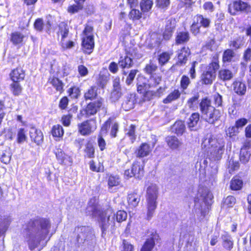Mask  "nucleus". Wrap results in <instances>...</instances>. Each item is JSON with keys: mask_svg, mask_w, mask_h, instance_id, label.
I'll list each match as a JSON object with an SVG mask.
<instances>
[{"mask_svg": "<svg viewBox=\"0 0 251 251\" xmlns=\"http://www.w3.org/2000/svg\"><path fill=\"white\" fill-rule=\"evenodd\" d=\"M50 227L51 223L46 218L37 217L27 223L25 228V239L31 251L38 249L40 251L46 246L50 237L45 244H42L47 238Z\"/></svg>", "mask_w": 251, "mask_h": 251, "instance_id": "f257e3e1", "label": "nucleus"}, {"mask_svg": "<svg viewBox=\"0 0 251 251\" xmlns=\"http://www.w3.org/2000/svg\"><path fill=\"white\" fill-rule=\"evenodd\" d=\"M225 143H221L212 135H206L201 143V148L207 157L215 161L220 160L225 151Z\"/></svg>", "mask_w": 251, "mask_h": 251, "instance_id": "f03ea898", "label": "nucleus"}, {"mask_svg": "<svg viewBox=\"0 0 251 251\" xmlns=\"http://www.w3.org/2000/svg\"><path fill=\"white\" fill-rule=\"evenodd\" d=\"M74 234L75 237L72 242L75 248H79L84 244L92 246L96 243L95 234L90 226H77L75 229Z\"/></svg>", "mask_w": 251, "mask_h": 251, "instance_id": "7ed1b4c3", "label": "nucleus"}, {"mask_svg": "<svg viewBox=\"0 0 251 251\" xmlns=\"http://www.w3.org/2000/svg\"><path fill=\"white\" fill-rule=\"evenodd\" d=\"M200 111L204 120L210 124H214L219 120L221 114L211 105V100L207 98L201 99L199 103Z\"/></svg>", "mask_w": 251, "mask_h": 251, "instance_id": "20e7f679", "label": "nucleus"}, {"mask_svg": "<svg viewBox=\"0 0 251 251\" xmlns=\"http://www.w3.org/2000/svg\"><path fill=\"white\" fill-rule=\"evenodd\" d=\"M212 198V194L208 188L201 187L199 188L197 198L195 201V206H201V212L203 216L208 209V205L211 203Z\"/></svg>", "mask_w": 251, "mask_h": 251, "instance_id": "39448f33", "label": "nucleus"}, {"mask_svg": "<svg viewBox=\"0 0 251 251\" xmlns=\"http://www.w3.org/2000/svg\"><path fill=\"white\" fill-rule=\"evenodd\" d=\"M158 188L156 184H151L147 190V205L148 208L147 216L150 219L153 216L154 210L156 208V200L158 197Z\"/></svg>", "mask_w": 251, "mask_h": 251, "instance_id": "423d86ee", "label": "nucleus"}, {"mask_svg": "<svg viewBox=\"0 0 251 251\" xmlns=\"http://www.w3.org/2000/svg\"><path fill=\"white\" fill-rule=\"evenodd\" d=\"M78 131L82 135H87L93 132L97 128L95 120H89L78 125Z\"/></svg>", "mask_w": 251, "mask_h": 251, "instance_id": "0eeeda50", "label": "nucleus"}, {"mask_svg": "<svg viewBox=\"0 0 251 251\" xmlns=\"http://www.w3.org/2000/svg\"><path fill=\"white\" fill-rule=\"evenodd\" d=\"M250 8L247 3L241 0L234 1L228 5V12L233 15H236L238 12L247 10Z\"/></svg>", "mask_w": 251, "mask_h": 251, "instance_id": "6e6552de", "label": "nucleus"}, {"mask_svg": "<svg viewBox=\"0 0 251 251\" xmlns=\"http://www.w3.org/2000/svg\"><path fill=\"white\" fill-rule=\"evenodd\" d=\"M103 100L99 99L97 101L90 102L85 108V113L87 117L96 114L102 105Z\"/></svg>", "mask_w": 251, "mask_h": 251, "instance_id": "1a4fd4ad", "label": "nucleus"}, {"mask_svg": "<svg viewBox=\"0 0 251 251\" xmlns=\"http://www.w3.org/2000/svg\"><path fill=\"white\" fill-rule=\"evenodd\" d=\"M122 96V89L120 84V79L116 77L113 82V90L110 95V100L112 101H117Z\"/></svg>", "mask_w": 251, "mask_h": 251, "instance_id": "9d476101", "label": "nucleus"}, {"mask_svg": "<svg viewBox=\"0 0 251 251\" xmlns=\"http://www.w3.org/2000/svg\"><path fill=\"white\" fill-rule=\"evenodd\" d=\"M190 54V50L188 47H184L181 50H178L177 61L176 65L182 66L185 64Z\"/></svg>", "mask_w": 251, "mask_h": 251, "instance_id": "9b49d317", "label": "nucleus"}, {"mask_svg": "<svg viewBox=\"0 0 251 251\" xmlns=\"http://www.w3.org/2000/svg\"><path fill=\"white\" fill-rule=\"evenodd\" d=\"M12 153L10 149L8 146H3L2 144L0 145V161L5 164H8L10 160Z\"/></svg>", "mask_w": 251, "mask_h": 251, "instance_id": "f8f14e48", "label": "nucleus"}, {"mask_svg": "<svg viewBox=\"0 0 251 251\" xmlns=\"http://www.w3.org/2000/svg\"><path fill=\"white\" fill-rule=\"evenodd\" d=\"M82 46L83 51L88 54L91 53L94 48L93 36H89L83 38Z\"/></svg>", "mask_w": 251, "mask_h": 251, "instance_id": "ddd939ff", "label": "nucleus"}, {"mask_svg": "<svg viewBox=\"0 0 251 251\" xmlns=\"http://www.w3.org/2000/svg\"><path fill=\"white\" fill-rule=\"evenodd\" d=\"M153 147H151L146 143H142L137 149L135 153L138 157H144L149 155L151 152Z\"/></svg>", "mask_w": 251, "mask_h": 251, "instance_id": "4468645a", "label": "nucleus"}, {"mask_svg": "<svg viewBox=\"0 0 251 251\" xmlns=\"http://www.w3.org/2000/svg\"><path fill=\"white\" fill-rule=\"evenodd\" d=\"M176 27V21L174 19H169L167 21L165 30L163 33V37L165 40H169L172 37V33Z\"/></svg>", "mask_w": 251, "mask_h": 251, "instance_id": "2eb2a0df", "label": "nucleus"}, {"mask_svg": "<svg viewBox=\"0 0 251 251\" xmlns=\"http://www.w3.org/2000/svg\"><path fill=\"white\" fill-rule=\"evenodd\" d=\"M234 92L240 96L244 95L247 91V86L244 82L239 80H235L232 83Z\"/></svg>", "mask_w": 251, "mask_h": 251, "instance_id": "dca6fc26", "label": "nucleus"}, {"mask_svg": "<svg viewBox=\"0 0 251 251\" xmlns=\"http://www.w3.org/2000/svg\"><path fill=\"white\" fill-rule=\"evenodd\" d=\"M135 102V95L134 94H129L126 97L125 100L122 104V107L126 111L129 110L133 108Z\"/></svg>", "mask_w": 251, "mask_h": 251, "instance_id": "f3484780", "label": "nucleus"}, {"mask_svg": "<svg viewBox=\"0 0 251 251\" xmlns=\"http://www.w3.org/2000/svg\"><path fill=\"white\" fill-rule=\"evenodd\" d=\"M29 135L32 141L39 145L43 140V135L40 130H37L35 127H31L29 130Z\"/></svg>", "mask_w": 251, "mask_h": 251, "instance_id": "a211bd4d", "label": "nucleus"}, {"mask_svg": "<svg viewBox=\"0 0 251 251\" xmlns=\"http://www.w3.org/2000/svg\"><path fill=\"white\" fill-rule=\"evenodd\" d=\"M10 76L13 81H21L25 77V72L21 68H17L12 71Z\"/></svg>", "mask_w": 251, "mask_h": 251, "instance_id": "6ab92c4d", "label": "nucleus"}, {"mask_svg": "<svg viewBox=\"0 0 251 251\" xmlns=\"http://www.w3.org/2000/svg\"><path fill=\"white\" fill-rule=\"evenodd\" d=\"M151 237L148 238L142 248L141 251H151L155 245V240H157L158 235L156 233H152Z\"/></svg>", "mask_w": 251, "mask_h": 251, "instance_id": "aec40b11", "label": "nucleus"}, {"mask_svg": "<svg viewBox=\"0 0 251 251\" xmlns=\"http://www.w3.org/2000/svg\"><path fill=\"white\" fill-rule=\"evenodd\" d=\"M128 206L133 208L138 206L140 201V195L135 192L129 194L127 196Z\"/></svg>", "mask_w": 251, "mask_h": 251, "instance_id": "412c9836", "label": "nucleus"}, {"mask_svg": "<svg viewBox=\"0 0 251 251\" xmlns=\"http://www.w3.org/2000/svg\"><path fill=\"white\" fill-rule=\"evenodd\" d=\"M215 77L214 71L206 70L204 71L201 76V81L203 84H211Z\"/></svg>", "mask_w": 251, "mask_h": 251, "instance_id": "4be33fe9", "label": "nucleus"}, {"mask_svg": "<svg viewBox=\"0 0 251 251\" xmlns=\"http://www.w3.org/2000/svg\"><path fill=\"white\" fill-rule=\"evenodd\" d=\"M164 88L160 87L156 91L148 90L145 93L144 96L145 100H150L154 97H159L162 95L164 91Z\"/></svg>", "mask_w": 251, "mask_h": 251, "instance_id": "5701e85b", "label": "nucleus"}, {"mask_svg": "<svg viewBox=\"0 0 251 251\" xmlns=\"http://www.w3.org/2000/svg\"><path fill=\"white\" fill-rule=\"evenodd\" d=\"M133 64L132 58L128 55L121 56L118 62L119 66L122 69L130 68Z\"/></svg>", "mask_w": 251, "mask_h": 251, "instance_id": "b1692460", "label": "nucleus"}, {"mask_svg": "<svg viewBox=\"0 0 251 251\" xmlns=\"http://www.w3.org/2000/svg\"><path fill=\"white\" fill-rule=\"evenodd\" d=\"M221 238L223 240L222 244L224 248L227 250H231L233 245V241L231 236L229 234L225 233L222 235Z\"/></svg>", "mask_w": 251, "mask_h": 251, "instance_id": "393cba45", "label": "nucleus"}, {"mask_svg": "<svg viewBox=\"0 0 251 251\" xmlns=\"http://www.w3.org/2000/svg\"><path fill=\"white\" fill-rule=\"evenodd\" d=\"M234 76L233 72L228 69H223L219 71L218 77L224 81L231 80Z\"/></svg>", "mask_w": 251, "mask_h": 251, "instance_id": "a878e982", "label": "nucleus"}, {"mask_svg": "<svg viewBox=\"0 0 251 251\" xmlns=\"http://www.w3.org/2000/svg\"><path fill=\"white\" fill-rule=\"evenodd\" d=\"M199 98V93H197L188 100L187 105L190 109L193 110H196L198 109Z\"/></svg>", "mask_w": 251, "mask_h": 251, "instance_id": "bb28decb", "label": "nucleus"}, {"mask_svg": "<svg viewBox=\"0 0 251 251\" xmlns=\"http://www.w3.org/2000/svg\"><path fill=\"white\" fill-rule=\"evenodd\" d=\"M131 171L134 177L139 178L144 174L143 167L138 162H134L131 168Z\"/></svg>", "mask_w": 251, "mask_h": 251, "instance_id": "cd10ccee", "label": "nucleus"}, {"mask_svg": "<svg viewBox=\"0 0 251 251\" xmlns=\"http://www.w3.org/2000/svg\"><path fill=\"white\" fill-rule=\"evenodd\" d=\"M185 129V126L182 121H177L173 125L172 130L177 135H182Z\"/></svg>", "mask_w": 251, "mask_h": 251, "instance_id": "c85d7f7f", "label": "nucleus"}, {"mask_svg": "<svg viewBox=\"0 0 251 251\" xmlns=\"http://www.w3.org/2000/svg\"><path fill=\"white\" fill-rule=\"evenodd\" d=\"M98 87L96 86L90 87L84 94L86 100H92L96 98L98 95Z\"/></svg>", "mask_w": 251, "mask_h": 251, "instance_id": "c756f323", "label": "nucleus"}, {"mask_svg": "<svg viewBox=\"0 0 251 251\" xmlns=\"http://www.w3.org/2000/svg\"><path fill=\"white\" fill-rule=\"evenodd\" d=\"M25 36L19 32H14L11 34L10 41L13 45L16 46L22 43Z\"/></svg>", "mask_w": 251, "mask_h": 251, "instance_id": "7c9ffc66", "label": "nucleus"}, {"mask_svg": "<svg viewBox=\"0 0 251 251\" xmlns=\"http://www.w3.org/2000/svg\"><path fill=\"white\" fill-rule=\"evenodd\" d=\"M166 140L168 145L172 149H176L181 145L180 141L174 136L167 137Z\"/></svg>", "mask_w": 251, "mask_h": 251, "instance_id": "2f4dec72", "label": "nucleus"}, {"mask_svg": "<svg viewBox=\"0 0 251 251\" xmlns=\"http://www.w3.org/2000/svg\"><path fill=\"white\" fill-rule=\"evenodd\" d=\"M126 55L132 57V59H140L142 57L143 54L140 52H139L137 50V49L133 47H130L128 49H126Z\"/></svg>", "mask_w": 251, "mask_h": 251, "instance_id": "473e14b6", "label": "nucleus"}, {"mask_svg": "<svg viewBox=\"0 0 251 251\" xmlns=\"http://www.w3.org/2000/svg\"><path fill=\"white\" fill-rule=\"evenodd\" d=\"M200 119V114L198 113H193L189 118L187 125L189 128L193 130V128L196 126Z\"/></svg>", "mask_w": 251, "mask_h": 251, "instance_id": "72a5a7b5", "label": "nucleus"}, {"mask_svg": "<svg viewBox=\"0 0 251 251\" xmlns=\"http://www.w3.org/2000/svg\"><path fill=\"white\" fill-rule=\"evenodd\" d=\"M189 39V34L188 32H180L177 33L176 38V44H181L187 42Z\"/></svg>", "mask_w": 251, "mask_h": 251, "instance_id": "f704fd0d", "label": "nucleus"}, {"mask_svg": "<svg viewBox=\"0 0 251 251\" xmlns=\"http://www.w3.org/2000/svg\"><path fill=\"white\" fill-rule=\"evenodd\" d=\"M181 93L178 90H175L171 92L166 98L164 99L163 102L164 103H169L172 101L176 100L180 96Z\"/></svg>", "mask_w": 251, "mask_h": 251, "instance_id": "c9c22d12", "label": "nucleus"}, {"mask_svg": "<svg viewBox=\"0 0 251 251\" xmlns=\"http://www.w3.org/2000/svg\"><path fill=\"white\" fill-rule=\"evenodd\" d=\"M243 185L242 180L238 178H233L230 184V187L231 190L237 191L241 190Z\"/></svg>", "mask_w": 251, "mask_h": 251, "instance_id": "e433bc0d", "label": "nucleus"}, {"mask_svg": "<svg viewBox=\"0 0 251 251\" xmlns=\"http://www.w3.org/2000/svg\"><path fill=\"white\" fill-rule=\"evenodd\" d=\"M20 81H13L10 85V90L12 94L16 96H19L22 93L23 88L19 83Z\"/></svg>", "mask_w": 251, "mask_h": 251, "instance_id": "4c0bfd02", "label": "nucleus"}, {"mask_svg": "<svg viewBox=\"0 0 251 251\" xmlns=\"http://www.w3.org/2000/svg\"><path fill=\"white\" fill-rule=\"evenodd\" d=\"M195 19L201 26H203L205 28H207L209 26L210 20L208 18H204L202 15H198L195 18Z\"/></svg>", "mask_w": 251, "mask_h": 251, "instance_id": "58836bf2", "label": "nucleus"}, {"mask_svg": "<svg viewBox=\"0 0 251 251\" xmlns=\"http://www.w3.org/2000/svg\"><path fill=\"white\" fill-rule=\"evenodd\" d=\"M251 155V151H246L244 149H241L239 155L240 161L243 164L248 163Z\"/></svg>", "mask_w": 251, "mask_h": 251, "instance_id": "ea45409f", "label": "nucleus"}, {"mask_svg": "<svg viewBox=\"0 0 251 251\" xmlns=\"http://www.w3.org/2000/svg\"><path fill=\"white\" fill-rule=\"evenodd\" d=\"M173 55L172 52H164L161 53L158 57L159 64L163 66L167 63Z\"/></svg>", "mask_w": 251, "mask_h": 251, "instance_id": "a19ab883", "label": "nucleus"}, {"mask_svg": "<svg viewBox=\"0 0 251 251\" xmlns=\"http://www.w3.org/2000/svg\"><path fill=\"white\" fill-rule=\"evenodd\" d=\"M111 216L112 220H114L115 218H116V221L119 223H121L126 219L127 213L124 210H119L116 215L113 214Z\"/></svg>", "mask_w": 251, "mask_h": 251, "instance_id": "79ce46f5", "label": "nucleus"}, {"mask_svg": "<svg viewBox=\"0 0 251 251\" xmlns=\"http://www.w3.org/2000/svg\"><path fill=\"white\" fill-rule=\"evenodd\" d=\"M235 55V53L233 50L231 49H227L223 53V61L224 62H229L231 61Z\"/></svg>", "mask_w": 251, "mask_h": 251, "instance_id": "37998d69", "label": "nucleus"}, {"mask_svg": "<svg viewBox=\"0 0 251 251\" xmlns=\"http://www.w3.org/2000/svg\"><path fill=\"white\" fill-rule=\"evenodd\" d=\"M226 135L232 139H234L239 132V130L235 126H229L226 130Z\"/></svg>", "mask_w": 251, "mask_h": 251, "instance_id": "c03bdc74", "label": "nucleus"}, {"mask_svg": "<svg viewBox=\"0 0 251 251\" xmlns=\"http://www.w3.org/2000/svg\"><path fill=\"white\" fill-rule=\"evenodd\" d=\"M137 85V91L141 94H144L151 87L150 84H147L146 82H140V79H138Z\"/></svg>", "mask_w": 251, "mask_h": 251, "instance_id": "a18cd8bd", "label": "nucleus"}, {"mask_svg": "<svg viewBox=\"0 0 251 251\" xmlns=\"http://www.w3.org/2000/svg\"><path fill=\"white\" fill-rule=\"evenodd\" d=\"M153 2L151 0H142L140 2V7L143 12H147L152 7Z\"/></svg>", "mask_w": 251, "mask_h": 251, "instance_id": "49530a36", "label": "nucleus"}, {"mask_svg": "<svg viewBox=\"0 0 251 251\" xmlns=\"http://www.w3.org/2000/svg\"><path fill=\"white\" fill-rule=\"evenodd\" d=\"M51 133L53 136L60 137L64 134L62 126L59 125H55L53 126Z\"/></svg>", "mask_w": 251, "mask_h": 251, "instance_id": "de8ad7c7", "label": "nucleus"}, {"mask_svg": "<svg viewBox=\"0 0 251 251\" xmlns=\"http://www.w3.org/2000/svg\"><path fill=\"white\" fill-rule=\"evenodd\" d=\"M50 83L55 88L57 91L61 92L63 91V83L58 78L56 77L51 78Z\"/></svg>", "mask_w": 251, "mask_h": 251, "instance_id": "09e8293b", "label": "nucleus"}, {"mask_svg": "<svg viewBox=\"0 0 251 251\" xmlns=\"http://www.w3.org/2000/svg\"><path fill=\"white\" fill-rule=\"evenodd\" d=\"M138 72V70L137 69H132L130 71L126 80V85H130L132 83L133 81L134 80Z\"/></svg>", "mask_w": 251, "mask_h": 251, "instance_id": "8fccbe9b", "label": "nucleus"}, {"mask_svg": "<svg viewBox=\"0 0 251 251\" xmlns=\"http://www.w3.org/2000/svg\"><path fill=\"white\" fill-rule=\"evenodd\" d=\"M136 126L133 125H131L128 128L126 129V134L130 137V139L132 143H133L136 139L135 135Z\"/></svg>", "mask_w": 251, "mask_h": 251, "instance_id": "3c124183", "label": "nucleus"}, {"mask_svg": "<svg viewBox=\"0 0 251 251\" xmlns=\"http://www.w3.org/2000/svg\"><path fill=\"white\" fill-rule=\"evenodd\" d=\"M142 13L139 10L133 8L128 14L129 19L135 21L138 20L142 17Z\"/></svg>", "mask_w": 251, "mask_h": 251, "instance_id": "603ef678", "label": "nucleus"}, {"mask_svg": "<svg viewBox=\"0 0 251 251\" xmlns=\"http://www.w3.org/2000/svg\"><path fill=\"white\" fill-rule=\"evenodd\" d=\"M243 58L244 62L241 63L243 67H246L248 61L251 60V49L248 48L244 52Z\"/></svg>", "mask_w": 251, "mask_h": 251, "instance_id": "864d4df0", "label": "nucleus"}, {"mask_svg": "<svg viewBox=\"0 0 251 251\" xmlns=\"http://www.w3.org/2000/svg\"><path fill=\"white\" fill-rule=\"evenodd\" d=\"M55 154L58 161L61 163H64L65 160L67 158V155L62 151L61 149H57L55 151Z\"/></svg>", "mask_w": 251, "mask_h": 251, "instance_id": "5fc2aeb1", "label": "nucleus"}, {"mask_svg": "<svg viewBox=\"0 0 251 251\" xmlns=\"http://www.w3.org/2000/svg\"><path fill=\"white\" fill-rule=\"evenodd\" d=\"M111 121L110 119L107 120L102 125L99 135L105 136L108 132V130L109 129L111 126Z\"/></svg>", "mask_w": 251, "mask_h": 251, "instance_id": "6e6d98bb", "label": "nucleus"}, {"mask_svg": "<svg viewBox=\"0 0 251 251\" xmlns=\"http://www.w3.org/2000/svg\"><path fill=\"white\" fill-rule=\"evenodd\" d=\"M120 180L118 176H109L108 184L109 187L116 186L120 184Z\"/></svg>", "mask_w": 251, "mask_h": 251, "instance_id": "4d7b16f0", "label": "nucleus"}, {"mask_svg": "<svg viewBox=\"0 0 251 251\" xmlns=\"http://www.w3.org/2000/svg\"><path fill=\"white\" fill-rule=\"evenodd\" d=\"M190 84V80L188 76L183 75L180 80L181 88L184 90H186Z\"/></svg>", "mask_w": 251, "mask_h": 251, "instance_id": "13d9d810", "label": "nucleus"}, {"mask_svg": "<svg viewBox=\"0 0 251 251\" xmlns=\"http://www.w3.org/2000/svg\"><path fill=\"white\" fill-rule=\"evenodd\" d=\"M156 6L160 8L165 9L168 7L170 4V0H156Z\"/></svg>", "mask_w": 251, "mask_h": 251, "instance_id": "bf43d9fd", "label": "nucleus"}, {"mask_svg": "<svg viewBox=\"0 0 251 251\" xmlns=\"http://www.w3.org/2000/svg\"><path fill=\"white\" fill-rule=\"evenodd\" d=\"M83 7V5L80 3H76L70 6L68 8V11L69 13L74 14L80 10H81Z\"/></svg>", "mask_w": 251, "mask_h": 251, "instance_id": "052dcab7", "label": "nucleus"}, {"mask_svg": "<svg viewBox=\"0 0 251 251\" xmlns=\"http://www.w3.org/2000/svg\"><path fill=\"white\" fill-rule=\"evenodd\" d=\"M235 203V199L233 196H228L224 200L223 205L226 207H232Z\"/></svg>", "mask_w": 251, "mask_h": 251, "instance_id": "680f3d73", "label": "nucleus"}, {"mask_svg": "<svg viewBox=\"0 0 251 251\" xmlns=\"http://www.w3.org/2000/svg\"><path fill=\"white\" fill-rule=\"evenodd\" d=\"M110 217L111 216L109 215L108 216L107 219L102 218L101 219V228L102 234L104 233V231L106 230L107 228L110 224V223H109Z\"/></svg>", "mask_w": 251, "mask_h": 251, "instance_id": "e2e57ef3", "label": "nucleus"}, {"mask_svg": "<svg viewBox=\"0 0 251 251\" xmlns=\"http://www.w3.org/2000/svg\"><path fill=\"white\" fill-rule=\"evenodd\" d=\"M161 81V77L157 75H152L150 78V84L151 87L156 86L160 83Z\"/></svg>", "mask_w": 251, "mask_h": 251, "instance_id": "0e129e2a", "label": "nucleus"}, {"mask_svg": "<svg viewBox=\"0 0 251 251\" xmlns=\"http://www.w3.org/2000/svg\"><path fill=\"white\" fill-rule=\"evenodd\" d=\"M239 167L240 164L238 161L234 160L232 157L229 160L228 167L231 170H236L239 168Z\"/></svg>", "mask_w": 251, "mask_h": 251, "instance_id": "69168bd1", "label": "nucleus"}, {"mask_svg": "<svg viewBox=\"0 0 251 251\" xmlns=\"http://www.w3.org/2000/svg\"><path fill=\"white\" fill-rule=\"evenodd\" d=\"M80 90L78 87H74L69 90L70 96L72 98L76 99L80 95Z\"/></svg>", "mask_w": 251, "mask_h": 251, "instance_id": "338daca9", "label": "nucleus"}, {"mask_svg": "<svg viewBox=\"0 0 251 251\" xmlns=\"http://www.w3.org/2000/svg\"><path fill=\"white\" fill-rule=\"evenodd\" d=\"M157 68V67L155 64L151 62L146 65L144 70L147 74H151L156 70Z\"/></svg>", "mask_w": 251, "mask_h": 251, "instance_id": "774afa93", "label": "nucleus"}]
</instances>
